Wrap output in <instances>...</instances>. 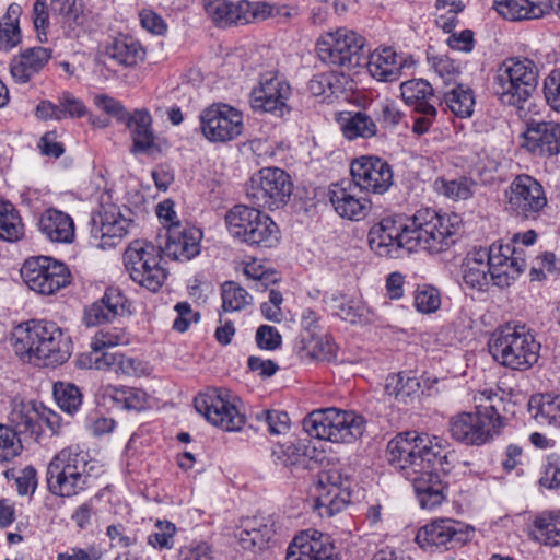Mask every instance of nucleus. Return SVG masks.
<instances>
[{
    "instance_id": "nucleus-1",
    "label": "nucleus",
    "mask_w": 560,
    "mask_h": 560,
    "mask_svg": "<svg viewBox=\"0 0 560 560\" xmlns=\"http://www.w3.org/2000/svg\"><path fill=\"white\" fill-rule=\"evenodd\" d=\"M392 467L411 482L422 509H435L446 499L447 474L456 455L435 435L408 431L397 434L387 444Z\"/></svg>"
},
{
    "instance_id": "nucleus-2",
    "label": "nucleus",
    "mask_w": 560,
    "mask_h": 560,
    "mask_svg": "<svg viewBox=\"0 0 560 560\" xmlns=\"http://www.w3.org/2000/svg\"><path fill=\"white\" fill-rule=\"evenodd\" d=\"M459 230L457 215H442L421 208L409 218L386 217L369 231V246L378 256L394 257L401 247L438 254L454 244Z\"/></svg>"
},
{
    "instance_id": "nucleus-3",
    "label": "nucleus",
    "mask_w": 560,
    "mask_h": 560,
    "mask_svg": "<svg viewBox=\"0 0 560 560\" xmlns=\"http://www.w3.org/2000/svg\"><path fill=\"white\" fill-rule=\"evenodd\" d=\"M11 346L21 360L44 366L65 363L71 355L70 337L50 320H30L11 334Z\"/></svg>"
},
{
    "instance_id": "nucleus-4",
    "label": "nucleus",
    "mask_w": 560,
    "mask_h": 560,
    "mask_svg": "<svg viewBox=\"0 0 560 560\" xmlns=\"http://www.w3.org/2000/svg\"><path fill=\"white\" fill-rule=\"evenodd\" d=\"M541 345L524 325L505 326L493 332L489 351L501 365L516 371L530 369L538 362Z\"/></svg>"
},
{
    "instance_id": "nucleus-5",
    "label": "nucleus",
    "mask_w": 560,
    "mask_h": 560,
    "mask_svg": "<svg viewBox=\"0 0 560 560\" xmlns=\"http://www.w3.org/2000/svg\"><path fill=\"white\" fill-rule=\"evenodd\" d=\"M92 468L88 453L79 446L66 447L54 456L47 467V487L55 495L74 497L88 488Z\"/></svg>"
},
{
    "instance_id": "nucleus-6",
    "label": "nucleus",
    "mask_w": 560,
    "mask_h": 560,
    "mask_svg": "<svg viewBox=\"0 0 560 560\" xmlns=\"http://www.w3.org/2000/svg\"><path fill=\"white\" fill-rule=\"evenodd\" d=\"M538 84V69L527 58H509L495 71L493 91L504 105L518 109L529 100Z\"/></svg>"
},
{
    "instance_id": "nucleus-7",
    "label": "nucleus",
    "mask_w": 560,
    "mask_h": 560,
    "mask_svg": "<svg viewBox=\"0 0 560 560\" xmlns=\"http://www.w3.org/2000/svg\"><path fill=\"white\" fill-rule=\"evenodd\" d=\"M305 432L319 440L332 443H352L365 431V421L354 411L336 408L318 409L303 420Z\"/></svg>"
},
{
    "instance_id": "nucleus-8",
    "label": "nucleus",
    "mask_w": 560,
    "mask_h": 560,
    "mask_svg": "<svg viewBox=\"0 0 560 560\" xmlns=\"http://www.w3.org/2000/svg\"><path fill=\"white\" fill-rule=\"evenodd\" d=\"M163 257L159 245L135 240L124 253V264L132 281L156 292L167 278V271L161 264Z\"/></svg>"
},
{
    "instance_id": "nucleus-9",
    "label": "nucleus",
    "mask_w": 560,
    "mask_h": 560,
    "mask_svg": "<svg viewBox=\"0 0 560 560\" xmlns=\"http://www.w3.org/2000/svg\"><path fill=\"white\" fill-rule=\"evenodd\" d=\"M504 419L493 405L477 406L476 412H460L448 422L451 436L466 445H482L499 434Z\"/></svg>"
},
{
    "instance_id": "nucleus-10",
    "label": "nucleus",
    "mask_w": 560,
    "mask_h": 560,
    "mask_svg": "<svg viewBox=\"0 0 560 560\" xmlns=\"http://www.w3.org/2000/svg\"><path fill=\"white\" fill-rule=\"evenodd\" d=\"M292 192L290 176L278 167H265L254 174L247 186L246 197L255 206L269 210L284 206Z\"/></svg>"
},
{
    "instance_id": "nucleus-11",
    "label": "nucleus",
    "mask_w": 560,
    "mask_h": 560,
    "mask_svg": "<svg viewBox=\"0 0 560 560\" xmlns=\"http://www.w3.org/2000/svg\"><path fill=\"white\" fill-rule=\"evenodd\" d=\"M21 276L31 290L43 295H52L71 281L68 267L48 256L26 259L21 268Z\"/></svg>"
},
{
    "instance_id": "nucleus-12",
    "label": "nucleus",
    "mask_w": 560,
    "mask_h": 560,
    "mask_svg": "<svg viewBox=\"0 0 560 560\" xmlns=\"http://www.w3.org/2000/svg\"><path fill=\"white\" fill-rule=\"evenodd\" d=\"M365 45L357 32L339 27L323 35L316 45L318 58L329 66L352 67L359 63V55Z\"/></svg>"
},
{
    "instance_id": "nucleus-13",
    "label": "nucleus",
    "mask_w": 560,
    "mask_h": 560,
    "mask_svg": "<svg viewBox=\"0 0 560 560\" xmlns=\"http://www.w3.org/2000/svg\"><path fill=\"white\" fill-rule=\"evenodd\" d=\"M194 405L211 424L224 431H237L244 422V416L230 399V393L224 388H209L199 394Z\"/></svg>"
},
{
    "instance_id": "nucleus-14",
    "label": "nucleus",
    "mask_w": 560,
    "mask_h": 560,
    "mask_svg": "<svg viewBox=\"0 0 560 560\" xmlns=\"http://www.w3.org/2000/svg\"><path fill=\"white\" fill-rule=\"evenodd\" d=\"M508 210L524 220H535L547 206L542 185L534 177L517 175L506 190Z\"/></svg>"
},
{
    "instance_id": "nucleus-15",
    "label": "nucleus",
    "mask_w": 560,
    "mask_h": 560,
    "mask_svg": "<svg viewBox=\"0 0 560 560\" xmlns=\"http://www.w3.org/2000/svg\"><path fill=\"white\" fill-rule=\"evenodd\" d=\"M207 18L221 28L244 25L257 19H265L268 14V4L265 2H249L240 0H201Z\"/></svg>"
},
{
    "instance_id": "nucleus-16",
    "label": "nucleus",
    "mask_w": 560,
    "mask_h": 560,
    "mask_svg": "<svg viewBox=\"0 0 560 560\" xmlns=\"http://www.w3.org/2000/svg\"><path fill=\"white\" fill-rule=\"evenodd\" d=\"M200 128L211 142H228L237 138L244 128L243 113L224 104H212L200 113Z\"/></svg>"
},
{
    "instance_id": "nucleus-17",
    "label": "nucleus",
    "mask_w": 560,
    "mask_h": 560,
    "mask_svg": "<svg viewBox=\"0 0 560 560\" xmlns=\"http://www.w3.org/2000/svg\"><path fill=\"white\" fill-rule=\"evenodd\" d=\"M470 529L453 518H438L422 526L416 542L427 551L448 550L466 544L470 539Z\"/></svg>"
},
{
    "instance_id": "nucleus-18",
    "label": "nucleus",
    "mask_w": 560,
    "mask_h": 560,
    "mask_svg": "<svg viewBox=\"0 0 560 560\" xmlns=\"http://www.w3.org/2000/svg\"><path fill=\"white\" fill-rule=\"evenodd\" d=\"M132 223L116 205L102 206L91 219V240L95 247H115L128 234Z\"/></svg>"
},
{
    "instance_id": "nucleus-19",
    "label": "nucleus",
    "mask_w": 560,
    "mask_h": 560,
    "mask_svg": "<svg viewBox=\"0 0 560 560\" xmlns=\"http://www.w3.org/2000/svg\"><path fill=\"white\" fill-rule=\"evenodd\" d=\"M486 254L491 280L501 288L509 287L526 267L523 248L511 244L494 243Z\"/></svg>"
},
{
    "instance_id": "nucleus-20",
    "label": "nucleus",
    "mask_w": 560,
    "mask_h": 560,
    "mask_svg": "<svg viewBox=\"0 0 560 560\" xmlns=\"http://www.w3.org/2000/svg\"><path fill=\"white\" fill-rule=\"evenodd\" d=\"M352 183L361 190L384 194L393 185L392 166L378 156L363 155L350 165Z\"/></svg>"
},
{
    "instance_id": "nucleus-21",
    "label": "nucleus",
    "mask_w": 560,
    "mask_h": 560,
    "mask_svg": "<svg viewBox=\"0 0 560 560\" xmlns=\"http://www.w3.org/2000/svg\"><path fill=\"white\" fill-rule=\"evenodd\" d=\"M291 95V86L276 73L261 75L259 85L250 93V104L254 110L265 112L281 117L289 110L287 102Z\"/></svg>"
},
{
    "instance_id": "nucleus-22",
    "label": "nucleus",
    "mask_w": 560,
    "mask_h": 560,
    "mask_svg": "<svg viewBox=\"0 0 560 560\" xmlns=\"http://www.w3.org/2000/svg\"><path fill=\"white\" fill-rule=\"evenodd\" d=\"M202 232L196 226L173 223L167 228L166 240L159 247L164 258L189 261L200 254Z\"/></svg>"
},
{
    "instance_id": "nucleus-23",
    "label": "nucleus",
    "mask_w": 560,
    "mask_h": 560,
    "mask_svg": "<svg viewBox=\"0 0 560 560\" xmlns=\"http://www.w3.org/2000/svg\"><path fill=\"white\" fill-rule=\"evenodd\" d=\"M362 190L350 180H341L329 187V200L339 217L352 221L364 219L371 209L370 199L361 196Z\"/></svg>"
},
{
    "instance_id": "nucleus-24",
    "label": "nucleus",
    "mask_w": 560,
    "mask_h": 560,
    "mask_svg": "<svg viewBox=\"0 0 560 560\" xmlns=\"http://www.w3.org/2000/svg\"><path fill=\"white\" fill-rule=\"evenodd\" d=\"M335 546L328 535L307 529L298 535L288 548L287 560H332Z\"/></svg>"
},
{
    "instance_id": "nucleus-25",
    "label": "nucleus",
    "mask_w": 560,
    "mask_h": 560,
    "mask_svg": "<svg viewBox=\"0 0 560 560\" xmlns=\"http://www.w3.org/2000/svg\"><path fill=\"white\" fill-rule=\"evenodd\" d=\"M340 476L327 474L319 478L316 486L315 509L320 516H332L342 511L350 502L348 487L339 483Z\"/></svg>"
},
{
    "instance_id": "nucleus-26",
    "label": "nucleus",
    "mask_w": 560,
    "mask_h": 560,
    "mask_svg": "<svg viewBox=\"0 0 560 560\" xmlns=\"http://www.w3.org/2000/svg\"><path fill=\"white\" fill-rule=\"evenodd\" d=\"M128 306L127 298L118 289L109 288L101 300L85 307L82 320L88 327L98 326L124 315Z\"/></svg>"
},
{
    "instance_id": "nucleus-27",
    "label": "nucleus",
    "mask_w": 560,
    "mask_h": 560,
    "mask_svg": "<svg viewBox=\"0 0 560 560\" xmlns=\"http://www.w3.org/2000/svg\"><path fill=\"white\" fill-rule=\"evenodd\" d=\"M410 65L407 57L398 55L392 47H383L370 55L368 70L378 81L394 82L400 79L402 70Z\"/></svg>"
},
{
    "instance_id": "nucleus-28",
    "label": "nucleus",
    "mask_w": 560,
    "mask_h": 560,
    "mask_svg": "<svg viewBox=\"0 0 560 560\" xmlns=\"http://www.w3.org/2000/svg\"><path fill=\"white\" fill-rule=\"evenodd\" d=\"M130 132L132 154H149L155 148V133L152 127L153 118L145 108L135 109L124 121Z\"/></svg>"
},
{
    "instance_id": "nucleus-29",
    "label": "nucleus",
    "mask_w": 560,
    "mask_h": 560,
    "mask_svg": "<svg viewBox=\"0 0 560 560\" xmlns=\"http://www.w3.org/2000/svg\"><path fill=\"white\" fill-rule=\"evenodd\" d=\"M79 364L83 368L100 371H113L126 375L137 374L139 362L119 352L107 350L90 351L79 358Z\"/></svg>"
},
{
    "instance_id": "nucleus-30",
    "label": "nucleus",
    "mask_w": 560,
    "mask_h": 560,
    "mask_svg": "<svg viewBox=\"0 0 560 560\" xmlns=\"http://www.w3.org/2000/svg\"><path fill=\"white\" fill-rule=\"evenodd\" d=\"M39 231L51 242L72 243L75 235L73 219L55 208L46 209L38 220Z\"/></svg>"
},
{
    "instance_id": "nucleus-31",
    "label": "nucleus",
    "mask_w": 560,
    "mask_h": 560,
    "mask_svg": "<svg viewBox=\"0 0 560 560\" xmlns=\"http://www.w3.org/2000/svg\"><path fill=\"white\" fill-rule=\"evenodd\" d=\"M487 258L486 248L482 247L467 253L462 265V277L466 287L477 291L488 290L492 280Z\"/></svg>"
},
{
    "instance_id": "nucleus-32",
    "label": "nucleus",
    "mask_w": 560,
    "mask_h": 560,
    "mask_svg": "<svg viewBox=\"0 0 560 560\" xmlns=\"http://www.w3.org/2000/svg\"><path fill=\"white\" fill-rule=\"evenodd\" d=\"M50 58L51 51L48 48H27L11 60V75L16 82L26 83L46 66Z\"/></svg>"
},
{
    "instance_id": "nucleus-33",
    "label": "nucleus",
    "mask_w": 560,
    "mask_h": 560,
    "mask_svg": "<svg viewBox=\"0 0 560 560\" xmlns=\"http://www.w3.org/2000/svg\"><path fill=\"white\" fill-rule=\"evenodd\" d=\"M527 132L534 151L538 150L539 154L547 156L560 154V122L533 121Z\"/></svg>"
},
{
    "instance_id": "nucleus-34",
    "label": "nucleus",
    "mask_w": 560,
    "mask_h": 560,
    "mask_svg": "<svg viewBox=\"0 0 560 560\" xmlns=\"http://www.w3.org/2000/svg\"><path fill=\"white\" fill-rule=\"evenodd\" d=\"M401 97L416 113L436 115L435 106L430 102L433 97L431 84L423 79H413L400 84Z\"/></svg>"
},
{
    "instance_id": "nucleus-35",
    "label": "nucleus",
    "mask_w": 560,
    "mask_h": 560,
    "mask_svg": "<svg viewBox=\"0 0 560 560\" xmlns=\"http://www.w3.org/2000/svg\"><path fill=\"white\" fill-rule=\"evenodd\" d=\"M261 211L255 207H248L245 205H236L225 214V223L229 233L242 243H246L249 232L258 218H260Z\"/></svg>"
},
{
    "instance_id": "nucleus-36",
    "label": "nucleus",
    "mask_w": 560,
    "mask_h": 560,
    "mask_svg": "<svg viewBox=\"0 0 560 560\" xmlns=\"http://www.w3.org/2000/svg\"><path fill=\"white\" fill-rule=\"evenodd\" d=\"M261 211L255 207H248L245 205H236L225 214V223L229 233L242 243H246L249 232L258 218H260Z\"/></svg>"
},
{
    "instance_id": "nucleus-37",
    "label": "nucleus",
    "mask_w": 560,
    "mask_h": 560,
    "mask_svg": "<svg viewBox=\"0 0 560 560\" xmlns=\"http://www.w3.org/2000/svg\"><path fill=\"white\" fill-rule=\"evenodd\" d=\"M530 537L547 547L560 546V511L537 514L533 521Z\"/></svg>"
},
{
    "instance_id": "nucleus-38",
    "label": "nucleus",
    "mask_w": 560,
    "mask_h": 560,
    "mask_svg": "<svg viewBox=\"0 0 560 560\" xmlns=\"http://www.w3.org/2000/svg\"><path fill=\"white\" fill-rule=\"evenodd\" d=\"M494 8L510 21L540 19L546 13L544 5L532 0H495Z\"/></svg>"
},
{
    "instance_id": "nucleus-39",
    "label": "nucleus",
    "mask_w": 560,
    "mask_h": 560,
    "mask_svg": "<svg viewBox=\"0 0 560 560\" xmlns=\"http://www.w3.org/2000/svg\"><path fill=\"white\" fill-rule=\"evenodd\" d=\"M106 55L120 66L133 67L144 59L145 50L137 39L124 36L106 47Z\"/></svg>"
},
{
    "instance_id": "nucleus-40",
    "label": "nucleus",
    "mask_w": 560,
    "mask_h": 560,
    "mask_svg": "<svg viewBox=\"0 0 560 560\" xmlns=\"http://www.w3.org/2000/svg\"><path fill=\"white\" fill-rule=\"evenodd\" d=\"M10 422L18 435L38 436L40 434V415L38 407L33 402L16 404L10 413Z\"/></svg>"
},
{
    "instance_id": "nucleus-41",
    "label": "nucleus",
    "mask_w": 560,
    "mask_h": 560,
    "mask_svg": "<svg viewBox=\"0 0 560 560\" xmlns=\"http://www.w3.org/2000/svg\"><path fill=\"white\" fill-rule=\"evenodd\" d=\"M420 381L408 373L390 374L386 377L385 393L397 401L407 404L420 392Z\"/></svg>"
},
{
    "instance_id": "nucleus-42",
    "label": "nucleus",
    "mask_w": 560,
    "mask_h": 560,
    "mask_svg": "<svg viewBox=\"0 0 560 560\" xmlns=\"http://www.w3.org/2000/svg\"><path fill=\"white\" fill-rule=\"evenodd\" d=\"M339 124L343 136L349 140L372 138L377 133L376 122L363 112L346 113Z\"/></svg>"
},
{
    "instance_id": "nucleus-43",
    "label": "nucleus",
    "mask_w": 560,
    "mask_h": 560,
    "mask_svg": "<svg viewBox=\"0 0 560 560\" xmlns=\"http://www.w3.org/2000/svg\"><path fill=\"white\" fill-rule=\"evenodd\" d=\"M105 397L108 398L113 406L124 410L140 411L148 405V394L137 387H108Z\"/></svg>"
},
{
    "instance_id": "nucleus-44",
    "label": "nucleus",
    "mask_w": 560,
    "mask_h": 560,
    "mask_svg": "<svg viewBox=\"0 0 560 560\" xmlns=\"http://www.w3.org/2000/svg\"><path fill=\"white\" fill-rule=\"evenodd\" d=\"M280 241V231L271 218L261 212L246 240L247 245L260 248H272Z\"/></svg>"
},
{
    "instance_id": "nucleus-45",
    "label": "nucleus",
    "mask_w": 560,
    "mask_h": 560,
    "mask_svg": "<svg viewBox=\"0 0 560 560\" xmlns=\"http://www.w3.org/2000/svg\"><path fill=\"white\" fill-rule=\"evenodd\" d=\"M443 98L447 108L457 117L467 118L472 115L475 96L470 88L455 84L444 92Z\"/></svg>"
},
{
    "instance_id": "nucleus-46",
    "label": "nucleus",
    "mask_w": 560,
    "mask_h": 560,
    "mask_svg": "<svg viewBox=\"0 0 560 560\" xmlns=\"http://www.w3.org/2000/svg\"><path fill=\"white\" fill-rule=\"evenodd\" d=\"M24 235V224L15 207L0 199V240L16 242Z\"/></svg>"
},
{
    "instance_id": "nucleus-47",
    "label": "nucleus",
    "mask_w": 560,
    "mask_h": 560,
    "mask_svg": "<svg viewBox=\"0 0 560 560\" xmlns=\"http://www.w3.org/2000/svg\"><path fill=\"white\" fill-rule=\"evenodd\" d=\"M222 311L240 312L252 304V295L234 281H226L221 287Z\"/></svg>"
},
{
    "instance_id": "nucleus-48",
    "label": "nucleus",
    "mask_w": 560,
    "mask_h": 560,
    "mask_svg": "<svg viewBox=\"0 0 560 560\" xmlns=\"http://www.w3.org/2000/svg\"><path fill=\"white\" fill-rule=\"evenodd\" d=\"M430 68L445 86L452 83L457 84L456 80L460 74L459 67L451 58L444 55H433L428 52L427 56Z\"/></svg>"
},
{
    "instance_id": "nucleus-49",
    "label": "nucleus",
    "mask_w": 560,
    "mask_h": 560,
    "mask_svg": "<svg viewBox=\"0 0 560 560\" xmlns=\"http://www.w3.org/2000/svg\"><path fill=\"white\" fill-rule=\"evenodd\" d=\"M54 395L60 409L69 415L77 412L82 404V394L79 387L70 383L55 384Z\"/></svg>"
},
{
    "instance_id": "nucleus-50",
    "label": "nucleus",
    "mask_w": 560,
    "mask_h": 560,
    "mask_svg": "<svg viewBox=\"0 0 560 560\" xmlns=\"http://www.w3.org/2000/svg\"><path fill=\"white\" fill-rule=\"evenodd\" d=\"M256 420L266 427L271 435L285 434L290 430V418L285 411L261 410L256 413Z\"/></svg>"
},
{
    "instance_id": "nucleus-51",
    "label": "nucleus",
    "mask_w": 560,
    "mask_h": 560,
    "mask_svg": "<svg viewBox=\"0 0 560 560\" xmlns=\"http://www.w3.org/2000/svg\"><path fill=\"white\" fill-rule=\"evenodd\" d=\"M22 442L11 427L0 423V463H7L22 452Z\"/></svg>"
},
{
    "instance_id": "nucleus-52",
    "label": "nucleus",
    "mask_w": 560,
    "mask_h": 560,
    "mask_svg": "<svg viewBox=\"0 0 560 560\" xmlns=\"http://www.w3.org/2000/svg\"><path fill=\"white\" fill-rule=\"evenodd\" d=\"M305 456L304 450L301 445L294 442H285L276 445L272 450V460L276 465L283 467H291L300 464Z\"/></svg>"
},
{
    "instance_id": "nucleus-53",
    "label": "nucleus",
    "mask_w": 560,
    "mask_h": 560,
    "mask_svg": "<svg viewBox=\"0 0 560 560\" xmlns=\"http://www.w3.org/2000/svg\"><path fill=\"white\" fill-rule=\"evenodd\" d=\"M128 342L126 332L122 329L113 328L98 330L91 339V351L107 350Z\"/></svg>"
},
{
    "instance_id": "nucleus-54",
    "label": "nucleus",
    "mask_w": 560,
    "mask_h": 560,
    "mask_svg": "<svg viewBox=\"0 0 560 560\" xmlns=\"http://www.w3.org/2000/svg\"><path fill=\"white\" fill-rule=\"evenodd\" d=\"M307 348L312 358L318 361H331L337 355V346L327 335L313 337Z\"/></svg>"
},
{
    "instance_id": "nucleus-55",
    "label": "nucleus",
    "mask_w": 560,
    "mask_h": 560,
    "mask_svg": "<svg viewBox=\"0 0 560 560\" xmlns=\"http://www.w3.org/2000/svg\"><path fill=\"white\" fill-rule=\"evenodd\" d=\"M176 527L168 521H158L155 530L149 535L148 542L154 548L171 549L174 545Z\"/></svg>"
},
{
    "instance_id": "nucleus-56",
    "label": "nucleus",
    "mask_w": 560,
    "mask_h": 560,
    "mask_svg": "<svg viewBox=\"0 0 560 560\" xmlns=\"http://www.w3.org/2000/svg\"><path fill=\"white\" fill-rule=\"evenodd\" d=\"M441 298L439 291L430 285H424L416 291L415 306L423 314H430L439 310Z\"/></svg>"
},
{
    "instance_id": "nucleus-57",
    "label": "nucleus",
    "mask_w": 560,
    "mask_h": 560,
    "mask_svg": "<svg viewBox=\"0 0 560 560\" xmlns=\"http://www.w3.org/2000/svg\"><path fill=\"white\" fill-rule=\"evenodd\" d=\"M474 183L466 178L460 177L453 180H442L439 190L448 198L458 200H466L472 196Z\"/></svg>"
},
{
    "instance_id": "nucleus-58",
    "label": "nucleus",
    "mask_w": 560,
    "mask_h": 560,
    "mask_svg": "<svg viewBox=\"0 0 560 560\" xmlns=\"http://www.w3.org/2000/svg\"><path fill=\"white\" fill-rule=\"evenodd\" d=\"M335 307L336 315L345 322L358 324L365 318L366 308L359 301L341 300Z\"/></svg>"
},
{
    "instance_id": "nucleus-59",
    "label": "nucleus",
    "mask_w": 560,
    "mask_h": 560,
    "mask_svg": "<svg viewBox=\"0 0 560 560\" xmlns=\"http://www.w3.org/2000/svg\"><path fill=\"white\" fill-rule=\"evenodd\" d=\"M544 95L547 105L560 113V68L552 70L544 80Z\"/></svg>"
},
{
    "instance_id": "nucleus-60",
    "label": "nucleus",
    "mask_w": 560,
    "mask_h": 560,
    "mask_svg": "<svg viewBox=\"0 0 560 560\" xmlns=\"http://www.w3.org/2000/svg\"><path fill=\"white\" fill-rule=\"evenodd\" d=\"M247 522L252 523V534L259 548H262L276 533V524L271 517H259Z\"/></svg>"
},
{
    "instance_id": "nucleus-61",
    "label": "nucleus",
    "mask_w": 560,
    "mask_h": 560,
    "mask_svg": "<svg viewBox=\"0 0 560 560\" xmlns=\"http://www.w3.org/2000/svg\"><path fill=\"white\" fill-rule=\"evenodd\" d=\"M376 119L383 128H393L399 124L402 118V113L398 106L390 101H384L375 110Z\"/></svg>"
},
{
    "instance_id": "nucleus-62",
    "label": "nucleus",
    "mask_w": 560,
    "mask_h": 560,
    "mask_svg": "<svg viewBox=\"0 0 560 560\" xmlns=\"http://www.w3.org/2000/svg\"><path fill=\"white\" fill-rule=\"evenodd\" d=\"M94 104L101 110H103L106 114L110 115L112 117L116 118L120 122H122L124 119H126L127 115L129 114L119 101H117L114 97L108 96L106 94L95 95Z\"/></svg>"
},
{
    "instance_id": "nucleus-63",
    "label": "nucleus",
    "mask_w": 560,
    "mask_h": 560,
    "mask_svg": "<svg viewBox=\"0 0 560 560\" xmlns=\"http://www.w3.org/2000/svg\"><path fill=\"white\" fill-rule=\"evenodd\" d=\"M213 552L206 542H191L179 549L177 560H213Z\"/></svg>"
},
{
    "instance_id": "nucleus-64",
    "label": "nucleus",
    "mask_w": 560,
    "mask_h": 560,
    "mask_svg": "<svg viewBox=\"0 0 560 560\" xmlns=\"http://www.w3.org/2000/svg\"><path fill=\"white\" fill-rule=\"evenodd\" d=\"M539 415L550 424L560 427V396L545 395L539 405Z\"/></svg>"
}]
</instances>
